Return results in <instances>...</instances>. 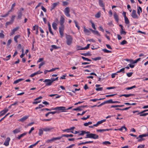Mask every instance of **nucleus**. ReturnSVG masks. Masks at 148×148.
Wrapping results in <instances>:
<instances>
[{
    "label": "nucleus",
    "mask_w": 148,
    "mask_h": 148,
    "mask_svg": "<svg viewBox=\"0 0 148 148\" xmlns=\"http://www.w3.org/2000/svg\"><path fill=\"white\" fill-rule=\"evenodd\" d=\"M12 42V40L11 39H9L8 40L7 43V45L8 46H9L11 43Z\"/></svg>",
    "instance_id": "bf43d9fd"
},
{
    "label": "nucleus",
    "mask_w": 148,
    "mask_h": 148,
    "mask_svg": "<svg viewBox=\"0 0 148 148\" xmlns=\"http://www.w3.org/2000/svg\"><path fill=\"white\" fill-rule=\"evenodd\" d=\"M12 23L13 20H10V21L6 23L5 25L6 26V27H7L8 25L12 24Z\"/></svg>",
    "instance_id": "7c9ffc66"
},
{
    "label": "nucleus",
    "mask_w": 148,
    "mask_h": 148,
    "mask_svg": "<svg viewBox=\"0 0 148 148\" xmlns=\"http://www.w3.org/2000/svg\"><path fill=\"white\" fill-rule=\"evenodd\" d=\"M148 136V134H141L138 137L136 138V139H138L139 138H143V137H146Z\"/></svg>",
    "instance_id": "6ab92c4d"
},
{
    "label": "nucleus",
    "mask_w": 148,
    "mask_h": 148,
    "mask_svg": "<svg viewBox=\"0 0 148 148\" xmlns=\"http://www.w3.org/2000/svg\"><path fill=\"white\" fill-rule=\"evenodd\" d=\"M105 99V98H100V99H90V101H92L93 102H95V101H97L102 100H103V99Z\"/></svg>",
    "instance_id": "b1692460"
},
{
    "label": "nucleus",
    "mask_w": 148,
    "mask_h": 148,
    "mask_svg": "<svg viewBox=\"0 0 148 148\" xmlns=\"http://www.w3.org/2000/svg\"><path fill=\"white\" fill-rule=\"evenodd\" d=\"M10 140V138L9 137L7 138L5 140L4 143V145L6 146H8L9 145V142Z\"/></svg>",
    "instance_id": "6e6552de"
},
{
    "label": "nucleus",
    "mask_w": 148,
    "mask_h": 148,
    "mask_svg": "<svg viewBox=\"0 0 148 148\" xmlns=\"http://www.w3.org/2000/svg\"><path fill=\"white\" fill-rule=\"evenodd\" d=\"M59 4V2L54 3L52 4V6L53 7V8L56 7L57 5H58Z\"/></svg>",
    "instance_id": "c03bdc74"
},
{
    "label": "nucleus",
    "mask_w": 148,
    "mask_h": 148,
    "mask_svg": "<svg viewBox=\"0 0 148 148\" xmlns=\"http://www.w3.org/2000/svg\"><path fill=\"white\" fill-rule=\"evenodd\" d=\"M20 132V128H19L18 129H15L13 131V132L14 134H15L19 133Z\"/></svg>",
    "instance_id": "a878e982"
},
{
    "label": "nucleus",
    "mask_w": 148,
    "mask_h": 148,
    "mask_svg": "<svg viewBox=\"0 0 148 148\" xmlns=\"http://www.w3.org/2000/svg\"><path fill=\"white\" fill-rule=\"evenodd\" d=\"M125 69V68H123L121 69L120 70L117 71L116 73H119L121 72H123V73H124L125 72L124 71Z\"/></svg>",
    "instance_id": "ea45409f"
},
{
    "label": "nucleus",
    "mask_w": 148,
    "mask_h": 148,
    "mask_svg": "<svg viewBox=\"0 0 148 148\" xmlns=\"http://www.w3.org/2000/svg\"><path fill=\"white\" fill-rule=\"evenodd\" d=\"M102 50L105 53H111L112 51L109 50H108L106 49H103Z\"/></svg>",
    "instance_id": "f704fd0d"
},
{
    "label": "nucleus",
    "mask_w": 148,
    "mask_h": 148,
    "mask_svg": "<svg viewBox=\"0 0 148 148\" xmlns=\"http://www.w3.org/2000/svg\"><path fill=\"white\" fill-rule=\"evenodd\" d=\"M131 16L134 19H138L139 17L136 13V11L135 10H133L131 14Z\"/></svg>",
    "instance_id": "39448f33"
},
{
    "label": "nucleus",
    "mask_w": 148,
    "mask_h": 148,
    "mask_svg": "<svg viewBox=\"0 0 148 148\" xmlns=\"http://www.w3.org/2000/svg\"><path fill=\"white\" fill-rule=\"evenodd\" d=\"M74 22L75 23V24L76 27H77V28L79 30V29H80V27L78 25V24H77V22L76 21H74Z\"/></svg>",
    "instance_id": "8fccbe9b"
},
{
    "label": "nucleus",
    "mask_w": 148,
    "mask_h": 148,
    "mask_svg": "<svg viewBox=\"0 0 148 148\" xmlns=\"http://www.w3.org/2000/svg\"><path fill=\"white\" fill-rule=\"evenodd\" d=\"M53 129V128L52 127H46L43 129V130L44 131L49 132L51 130Z\"/></svg>",
    "instance_id": "f8f14e48"
},
{
    "label": "nucleus",
    "mask_w": 148,
    "mask_h": 148,
    "mask_svg": "<svg viewBox=\"0 0 148 148\" xmlns=\"http://www.w3.org/2000/svg\"><path fill=\"white\" fill-rule=\"evenodd\" d=\"M53 110H57L58 111H61L62 112H64V110H66L65 107L64 106L57 107L54 108H51Z\"/></svg>",
    "instance_id": "7ed1b4c3"
},
{
    "label": "nucleus",
    "mask_w": 148,
    "mask_h": 148,
    "mask_svg": "<svg viewBox=\"0 0 148 148\" xmlns=\"http://www.w3.org/2000/svg\"><path fill=\"white\" fill-rule=\"evenodd\" d=\"M132 74H133L132 73L130 72V73H127V76L128 77H131L132 75Z\"/></svg>",
    "instance_id": "338daca9"
},
{
    "label": "nucleus",
    "mask_w": 148,
    "mask_h": 148,
    "mask_svg": "<svg viewBox=\"0 0 148 148\" xmlns=\"http://www.w3.org/2000/svg\"><path fill=\"white\" fill-rule=\"evenodd\" d=\"M81 54L85 56H90L92 55L90 53V52H88L86 53H81Z\"/></svg>",
    "instance_id": "412c9836"
},
{
    "label": "nucleus",
    "mask_w": 148,
    "mask_h": 148,
    "mask_svg": "<svg viewBox=\"0 0 148 148\" xmlns=\"http://www.w3.org/2000/svg\"><path fill=\"white\" fill-rule=\"evenodd\" d=\"M23 80L24 79H19L14 81L13 83V84H17V83H18L19 82L22 80Z\"/></svg>",
    "instance_id": "bb28decb"
},
{
    "label": "nucleus",
    "mask_w": 148,
    "mask_h": 148,
    "mask_svg": "<svg viewBox=\"0 0 148 148\" xmlns=\"http://www.w3.org/2000/svg\"><path fill=\"white\" fill-rule=\"evenodd\" d=\"M106 103H113V101L112 99L107 100L106 101Z\"/></svg>",
    "instance_id": "79ce46f5"
},
{
    "label": "nucleus",
    "mask_w": 148,
    "mask_h": 148,
    "mask_svg": "<svg viewBox=\"0 0 148 148\" xmlns=\"http://www.w3.org/2000/svg\"><path fill=\"white\" fill-rule=\"evenodd\" d=\"M8 111V109L7 108H5L4 110H2L1 111V113H2L3 112H4L6 113Z\"/></svg>",
    "instance_id": "5fc2aeb1"
},
{
    "label": "nucleus",
    "mask_w": 148,
    "mask_h": 148,
    "mask_svg": "<svg viewBox=\"0 0 148 148\" xmlns=\"http://www.w3.org/2000/svg\"><path fill=\"white\" fill-rule=\"evenodd\" d=\"M66 39L67 44L69 45H70L72 42V37L71 36L68 35L66 37Z\"/></svg>",
    "instance_id": "20e7f679"
},
{
    "label": "nucleus",
    "mask_w": 148,
    "mask_h": 148,
    "mask_svg": "<svg viewBox=\"0 0 148 148\" xmlns=\"http://www.w3.org/2000/svg\"><path fill=\"white\" fill-rule=\"evenodd\" d=\"M11 57V55H9L8 56L6 57V58H3V60H4V61H7L9 60L10 58Z\"/></svg>",
    "instance_id": "2f4dec72"
},
{
    "label": "nucleus",
    "mask_w": 148,
    "mask_h": 148,
    "mask_svg": "<svg viewBox=\"0 0 148 148\" xmlns=\"http://www.w3.org/2000/svg\"><path fill=\"white\" fill-rule=\"evenodd\" d=\"M93 141H86L85 142H82V145H84V144H86L92 143H93Z\"/></svg>",
    "instance_id": "58836bf2"
},
{
    "label": "nucleus",
    "mask_w": 148,
    "mask_h": 148,
    "mask_svg": "<svg viewBox=\"0 0 148 148\" xmlns=\"http://www.w3.org/2000/svg\"><path fill=\"white\" fill-rule=\"evenodd\" d=\"M90 22L92 24V27L95 30L96 29V28L95 27V24L92 21H90Z\"/></svg>",
    "instance_id": "c9c22d12"
},
{
    "label": "nucleus",
    "mask_w": 148,
    "mask_h": 148,
    "mask_svg": "<svg viewBox=\"0 0 148 148\" xmlns=\"http://www.w3.org/2000/svg\"><path fill=\"white\" fill-rule=\"evenodd\" d=\"M99 30L103 32H104V30L103 29L102 27L101 26H100L99 27Z\"/></svg>",
    "instance_id": "e2e57ef3"
},
{
    "label": "nucleus",
    "mask_w": 148,
    "mask_h": 148,
    "mask_svg": "<svg viewBox=\"0 0 148 148\" xmlns=\"http://www.w3.org/2000/svg\"><path fill=\"white\" fill-rule=\"evenodd\" d=\"M19 62H20L19 59H18L17 60V61H16L12 63V64L14 65V64H18L19 63Z\"/></svg>",
    "instance_id": "6e6d98bb"
},
{
    "label": "nucleus",
    "mask_w": 148,
    "mask_h": 148,
    "mask_svg": "<svg viewBox=\"0 0 148 148\" xmlns=\"http://www.w3.org/2000/svg\"><path fill=\"white\" fill-rule=\"evenodd\" d=\"M127 42L126 40H124L120 43V44L121 45H124L125 44H127Z\"/></svg>",
    "instance_id": "a19ab883"
},
{
    "label": "nucleus",
    "mask_w": 148,
    "mask_h": 148,
    "mask_svg": "<svg viewBox=\"0 0 148 148\" xmlns=\"http://www.w3.org/2000/svg\"><path fill=\"white\" fill-rule=\"evenodd\" d=\"M63 136H62L61 137H57L53 138L54 139V140H60V139Z\"/></svg>",
    "instance_id": "4d7b16f0"
},
{
    "label": "nucleus",
    "mask_w": 148,
    "mask_h": 148,
    "mask_svg": "<svg viewBox=\"0 0 148 148\" xmlns=\"http://www.w3.org/2000/svg\"><path fill=\"white\" fill-rule=\"evenodd\" d=\"M51 47L53 49H57L58 48V47H57L56 46L53 45L51 46Z\"/></svg>",
    "instance_id": "052dcab7"
},
{
    "label": "nucleus",
    "mask_w": 148,
    "mask_h": 148,
    "mask_svg": "<svg viewBox=\"0 0 148 148\" xmlns=\"http://www.w3.org/2000/svg\"><path fill=\"white\" fill-rule=\"evenodd\" d=\"M48 29L49 30V32L52 35H54V34L53 32L52 31L51 27V25L49 22L48 23Z\"/></svg>",
    "instance_id": "4468645a"
},
{
    "label": "nucleus",
    "mask_w": 148,
    "mask_h": 148,
    "mask_svg": "<svg viewBox=\"0 0 148 148\" xmlns=\"http://www.w3.org/2000/svg\"><path fill=\"white\" fill-rule=\"evenodd\" d=\"M96 90L97 91H102L103 90V88L102 87H100L99 88H97L96 89Z\"/></svg>",
    "instance_id": "0e129e2a"
},
{
    "label": "nucleus",
    "mask_w": 148,
    "mask_h": 148,
    "mask_svg": "<svg viewBox=\"0 0 148 148\" xmlns=\"http://www.w3.org/2000/svg\"><path fill=\"white\" fill-rule=\"evenodd\" d=\"M114 17L115 20L117 22L119 21V18L118 15L117 14L116 12L114 14Z\"/></svg>",
    "instance_id": "2eb2a0df"
},
{
    "label": "nucleus",
    "mask_w": 148,
    "mask_h": 148,
    "mask_svg": "<svg viewBox=\"0 0 148 148\" xmlns=\"http://www.w3.org/2000/svg\"><path fill=\"white\" fill-rule=\"evenodd\" d=\"M110 129H98L97 130V131L98 132H102L106 131H108L111 130Z\"/></svg>",
    "instance_id": "a211bd4d"
},
{
    "label": "nucleus",
    "mask_w": 148,
    "mask_h": 148,
    "mask_svg": "<svg viewBox=\"0 0 148 148\" xmlns=\"http://www.w3.org/2000/svg\"><path fill=\"white\" fill-rule=\"evenodd\" d=\"M82 47L79 46H77V50H82Z\"/></svg>",
    "instance_id": "69168bd1"
},
{
    "label": "nucleus",
    "mask_w": 148,
    "mask_h": 148,
    "mask_svg": "<svg viewBox=\"0 0 148 148\" xmlns=\"http://www.w3.org/2000/svg\"><path fill=\"white\" fill-rule=\"evenodd\" d=\"M125 18V23L126 24H129L130 23V21L128 19V18L127 17L124 18Z\"/></svg>",
    "instance_id": "473e14b6"
},
{
    "label": "nucleus",
    "mask_w": 148,
    "mask_h": 148,
    "mask_svg": "<svg viewBox=\"0 0 148 148\" xmlns=\"http://www.w3.org/2000/svg\"><path fill=\"white\" fill-rule=\"evenodd\" d=\"M101 13L100 12H98L95 15V17L97 18H99L100 16Z\"/></svg>",
    "instance_id": "49530a36"
},
{
    "label": "nucleus",
    "mask_w": 148,
    "mask_h": 148,
    "mask_svg": "<svg viewBox=\"0 0 148 148\" xmlns=\"http://www.w3.org/2000/svg\"><path fill=\"white\" fill-rule=\"evenodd\" d=\"M135 95L134 94H123L122 95L120 96V97H121L122 96H124L125 97H129L131 96H134Z\"/></svg>",
    "instance_id": "ddd939ff"
},
{
    "label": "nucleus",
    "mask_w": 148,
    "mask_h": 148,
    "mask_svg": "<svg viewBox=\"0 0 148 148\" xmlns=\"http://www.w3.org/2000/svg\"><path fill=\"white\" fill-rule=\"evenodd\" d=\"M15 5L16 3H15L13 4L11 6V10L9 12L11 11V10H13V9L14 8L15 6Z\"/></svg>",
    "instance_id": "603ef678"
},
{
    "label": "nucleus",
    "mask_w": 148,
    "mask_h": 148,
    "mask_svg": "<svg viewBox=\"0 0 148 148\" xmlns=\"http://www.w3.org/2000/svg\"><path fill=\"white\" fill-rule=\"evenodd\" d=\"M18 14V18L20 19L21 18V17L23 15V12L21 10H19L17 12Z\"/></svg>",
    "instance_id": "1a4fd4ad"
},
{
    "label": "nucleus",
    "mask_w": 148,
    "mask_h": 148,
    "mask_svg": "<svg viewBox=\"0 0 148 148\" xmlns=\"http://www.w3.org/2000/svg\"><path fill=\"white\" fill-rule=\"evenodd\" d=\"M19 29V27H16L13 29L11 31L10 33L11 35H12L16 31Z\"/></svg>",
    "instance_id": "9b49d317"
},
{
    "label": "nucleus",
    "mask_w": 148,
    "mask_h": 148,
    "mask_svg": "<svg viewBox=\"0 0 148 148\" xmlns=\"http://www.w3.org/2000/svg\"><path fill=\"white\" fill-rule=\"evenodd\" d=\"M123 129H125L126 131L127 130V128L124 126H123L122 127L120 128L119 129V130L120 131H121L123 130Z\"/></svg>",
    "instance_id": "de8ad7c7"
},
{
    "label": "nucleus",
    "mask_w": 148,
    "mask_h": 148,
    "mask_svg": "<svg viewBox=\"0 0 148 148\" xmlns=\"http://www.w3.org/2000/svg\"><path fill=\"white\" fill-rule=\"evenodd\" d=\"M28 117V116H25L20 119V121L23 122L27 119Z\"/></svg>",
    "instance_id": "f3484780"
},
{
    "label": "nucleus",
    "mask_w": 148,
    "mask_h": 148,
    "mask_svg": "<svg viewBox=\"0 0 148 148\" xmlns=\"http://www.w3.org/2000/svg\"><path fill=\"white\" fill-rule=\"evenodd\" d=\"M120 33L121 34H123L124 35H125L126 32L124 30H121Z\"/></svg>",
    "instance_id": "3c124183"
},
{
    "label": "nucleus",
    "mask_w": 148,
    "mask_h": 148,
    "mask_svg": "<svg viewBox=\"0 0 148 148\" xmlns=\"http://www.w3.org/2000/svg\"><path fill=\"white\" fill-rule=\"evenodd\" d=\"M81 107H80V106L78 107L77 108H76L73 109V110H75V111H77V110H78V111H82V109H81Z\"/></svg>",
    "instance_id": "72a5a7b5"
},
{
    "label": "nucleus",
    "mask_w": 148,
    "mask_h": 148,
    "mask_svg": "<svg viewBox=\"0 0 148 148\" xmlns=\"http://www.w3.org/2000/svg\"><path fill=\"white\" fill-rule=\"evenodd\" d=\"M84 32L87 35H89L90 34V31L88 29H86L85 27H84Z\"/></svg>",
    "instance_id": "dca6fc26"
},
{
    "label": "nucleus",
    "mask_w": 148,
    "mask_h": 148,
    "mask_svg": "<svg viewBox=\"0 0 148 148\" xmlns=\"http://www.w3.org/2000/svg\"><path fill=\"white\" fill-rule=\"evenodd\" d=\"M99 5L101 7H103L104 6V5L103 2V1L101 0H99Z\"/></svg>",
    "instance_id": "cd10ccee"
},
{
    "label": "nucleus",
    "mask_w": 148,
    "mask_h": 148,
    "mask_svg": "<svg viewBox=\"0 0 148 148\" xmlns=\"http://www.w3.org/2000/svg\"><path fill=\"white\" fill-rule=\"evenodd\" d=\"M92 30V33H93L94 34H97V35L99 36H100L101 35L99 34V32L97 31H95L94 30Z\"/></svg>",
    "instance_id": "c756f323"
},
{
    "label": "nucleus",
    "mask_w": 148,
    "mask_h": 148,
    "mask_svg": "<svg viewBox=\"0 0 148 148\" xmlns=\"http://www.w3.org/2000/svg\"><path fill=\"white\" fill-rule=\"evenodd\" d=\"M145 145H140L138 146V148H143L145 147Z\"/></svg>",
    "instance_id": "774afa93"
},
{
    "label": "nucleus",
    "mask_w": 148,
    "mask_h": 148,
    "mask_svg": "<svg viewBox=\"0 0 148 148\" xmlns=\"http://www.w3.org/2000/svg\"><path fill=\"white\" fill-rule=\"evenodd\" d=\"M136 87V86H132L129 87H127L125 88L126 90H129L130 89H133V88H135Z\"/></svg>",
    "instance_id": "37998d69"
},
{
    "label": "nucleus",
    "mask_w": 148,
    "mask_h": 148,
    "mask_svg": "<svg viewBox=\"0 0 148 148\" xmlns=\"http://www.w3.org/2000/svg\"><path fill=\"white\" fill-rule=\"evenodd\" d=\"M64 12L65 15L69 17L70 16V15L69 14L70 9L69 7H67L64 9Z\"/></svg>",
    "instance_id": "423d86ee"
},
{
    "label": "nucleus",
    "mask_w": 148,
    "mask_h": 148,
    "mask_svg": "<svg viewBox=\"0 0 148 148\" xmlns=\"http://www.w3.org/2000/svg\"><path fill=\"white\" fill-rule=\"evenodd\" d=\"M73 136V135L72 134H62V136L65 137H72Z\"/></svg>",
    "instance_id": "393cba45"
},
{
    "label": "nucleus",
    "mask_w": 148,
    "mask_h": 148,
    "mask_svg": "<svg viewBox=\"0 0 148 148\" xmlns=\"http://www.w3.org/2000/svg\"><path fill=\"white\" fill-rule=\"evenodd\" d=\"M102 144L105 145H107V144H111V143L108 141H105L103 142Z\"/></svg>",
    "instance_id": "4c0bfd02"
},
{
    "label": "nucleus",
    "mask_w": 148,
    "mask_h": 148,
    "mask_svg": "<svg viewBox=\"0 0 148 148\" xmlns=\"http://www.w3.org/2000/svg\"><path fill=\"white\" fill-rule=\"evenodd\" d=\"M41 9L44 11V12H46V9L43 6H41Z\"/></svg>",
    "instance_id": "680f3d73"
},
{
    "label": "nucleus",
    "mask_w": 148,
    "mask_h": 148,
    "mask_svg": "<svg viewBox=\"0 0 148 148\" xmlns=\"http://www.w3.org/2000/svg\"><path fill=\"white\" fill-rule=\"evenodd\" d=\"M42 73V72L40 71H38L36 72H35L34 73H33V74H31L30 75V77H34V76H35V75H36L37 74H40Z\"/></svg>",
    "instance_id": "9d476101"
},
{
    "label": "nucleus",
    "mask_w": 148,
    "mask_h": 148,
    "mask_svg": "<svg viewBox=\"0 0 148 148\" xmlns=\"http://www.w3.org/2000/svg\"><path fill=\"white\" fill-rule=\"evenodd\" d=\"M57 24L54 22H53L52 24V27L53 29L55 30H56L57 29Z\"/></svg>",
    "instance_id": "4be33fe9"
},
{
    "label": "nucleus",
    "mask_w": 148,
    "mask_h": 148,
    "mask_svg": "<svg viewBox=\"0 0 148 148\" xmlns=\"http://www.w3.org/2000/svg\"><path fill=\"white\" fill-rule=\"evenodd\" d=\"M124 105H112L110 107V108H116V107H124Z\"/></svg>",
    "instance_id": "5701e85b"
},
{
    "label": "nucleus",
    "mask_w": 148,
    "mask_h": 148,
    "mask_svg": "<svg viewBox=\"0 0 148 148\" xmlns=\"http://www.w3.org/2000/svg\"><path fill=\"white\" fill-rule=\"evenodd\" d=\"M55 141L54 140V138H52L51 139L48 140H47L46 141V142L47 143H51L52 142H53V141Z\"/></svg>",
    "instance_id": "a18cd8bd"
},
{
    "label": "nucleus",
    "mask_w": 148,
    "mask_h": 148,
    "mask_svg": "<svg viewBox=\"0 0 148 148\" xmlns=\"http://www.w3.org/2000/svg\"><path fill=\"white\" fill-rule=\"evenodd\" d=\"M43 82L45 83L46 86H51L52 84L50 79H46Z\"/></svg>",
    "instance_id": "0eeeda50"
},
{
    "label": "nucleus",
    "mask_w": 148,
    "mask_h": 148,
    "mask_svg": "<svg viewBox=\"0 0 148 148\" xmlns=\"http://www.w3.org/2000/svg\"><path fill=\"white\" fill-rule=\"evenodd\" d=\"M43 134V130L42 129H40L39 130V132L38 133L39 135V136H41V135Z\"/></svg>",
    "instance_id": "e433bc0d"
},
{
    "label": "nucleus",
    "mask_w": 148,
    "mask_h": 148,
    "mask_svg": "<svg viewBox=\"0 0 148 148\" xmlns=\"http://www.w3.org/2000/svg\"><path fill=\"white\" fill-rule=\"evenodd\" d=\"M20 36L19 35H16L14 36V39L15 42L16 43H18V41L17 40V39Z\"/></svg>",
    "instance_id": "c85d7f7f"
},
{
    "label": "nucleus",
    "mask_w": 148,
    "mask_h": 148,
    "mask_svg": "<svg viewBox=\"0 0 148 148\" xmlns=\"http://www.w3.org/2000/svg\"><path fill=\"white\" fill-rule=\"evenodd\" d=\"M101 57H97L95 58H92V59L96 61L101 59Z\"/></svg>",
    "instance_id": "09e8293b"
},
{
    "label": "nucleus",
    "mask_w": 148,
    "mask_h": 148,
    "mask_svg": "<svg viewBox=\"0 0 148 148\" xmlns=\"http://www.w3.org/2000/svg\"><path fill=\"white\" fill-rule=\"evenodd\" d=\"M99 138V136L95 134L92 133H90L89 134H87L85 138H89L94 139H97Z\"/></svg>",
    "instance_id": "f03ea898"
},
{
    "label": "nucleus",
    "mask_w": 148,
    "mask_h": 148,
    "mask_svg": "<svg viewBox=\"0 0 148 148\" xmlns=\"http://www.w3.org/2000/svg\"><path fill=\"white\" fill-rule=\"evenodd\" d=\"M5 37L4 35L2 33L0 32V38H4Z\"/></svg>",
    "instance_id": "13d9d810"
},
{
    "label": "nucleus",
    "mask_w": 148,
    "mask_h": 148,
    "mask_svg": "<svg viewBox=\"0 0 148 148\" xmlns=\"http://www.w3.org/2000/svg\"><path fill=\"white\" fill-rule=\"evenodd\" d=\"M27 134L26 132H24L23 133L21 134L19 136L17 137V138L19 140L21 138L23 137V136H24L25 135Z\"/></svg>",
    "instance_id": "aec40b11"
},
{
    "label": "nucleus",
    "mask_w": 148,
    "mask_h": 148,
    "mask_svg": "<svg viewBox=\"0 0 148 148\" xmlns=\"http://www.w3.org/2000/svg\"><path fill=\"white\" fill-rule=\"evenodd\" d=\"M140 138L139 139V138L138 139V142H141L143 140H145V139L144 138Z\"/></svg>",
    "instance_id": "864d4df0"
},
{
    "label": "nucleus",
    "mask_w": 148,
    "mask_h": 148,
    "mask_svg": "<svg viewBox=\"0 0 148 148\" xmlns=\"http://www.w3.org/2000/svg\"><path fill=\"white\" fill-rule=\"evenodd\" d=\"M64 21L65 19L64 17L63 16H61L60 21V23L61 26L59 27V33L61 37H62L64 35L63 32L64 29Z\"/></svg>",
    "instance_id": "f257e3e1"
}]
</instances>
